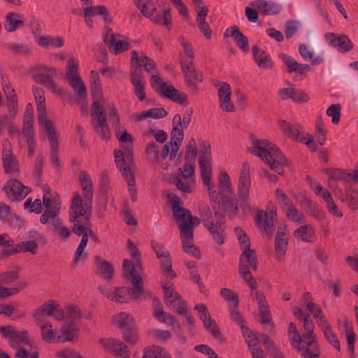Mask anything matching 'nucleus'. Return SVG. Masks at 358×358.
<instances>
[{
	"instance_id": "44",
	"label": "nucleus",
	"mask_w": 358,
	"mask_h": 358,
	"mask_svg": "<svg viewBox=\"0 0 358 358\" xmlns=\"http://www.w3.org/2000/svg\"><path fill=\"white\" fill-rule=\"evenodd\" d=\"M96 273L106 281H110L114 273V268L112 264L104 259L98 257L96 259Z\"/></svg>"
},
{
	"instance_id": "8",
	"label": "nucleus",
	"mask_w": 358,
	"mask_h": 358,
	"mask_svg": "<svg viewBox=\"0 0 358 358\" xmlns=\"http://www.w3.org/2000/svg\"><path fill=\"white\" fill-rule=\"evenodd\" d=\"M0 333L2 336L8 339L11 348L16 350L15 356L17 358H38V354L36 352L28 353L24 348L20 347V344H26L31 346L32 342L29 340L28 332L27 331H18L11 326H5L0 327Z\"/></svg>"
},
{
	"instance_id": "45",
	"label": "nucleus",
	"mask_w": 358,
	"mask_h": 358,
	"mask_svg": "<svg viewBox=\"0 0 358 358\" xmlns=\"http://www.w3.org/2000/svg\"><path fill=\"white\" fill-rule=\"evenodd\" d=\"M253 59L261 69H268L272 66V61L269 55L258 46L252 47Z\"/></svg>"
},
{
	"instance_id": "2",
	"label": "nucleus",
	"mask_w": 358,
	"mask_h": 358,
	"mask_svg": "<svg viewBox=\"0 0 358 358\" xmlns=\"http://www.w3.org/2000/svg\"><path fill=\"white\" fill-rule=\"evenodd\" d=\"M167 198L171 204L173 217L180 231L184 252L196 258H200V252L193 243L194 227L199 224V219L193 217L189 210L181 207L180 199L174 194L169 193Z\"/></svg>"
},
{
	"instance_id": "33",
	"label": "nucleus",
	"mask_w": 358,
	"mask_h": 358,
	"mask_svg": "<svg viewBox=\"0 0 358 358\" xmlns=\"http://www.w3.org/2000/svg\"><path fill=\"white\" fill-rule=\"evenodd\" d=\"M130 80L134 86V93L140 101L145 99L146 93L145 89V81L143 80V73L141 69L134 67L131 69L130 73Z\"/></svg>"
},
{
	"instance_id": "57",
	"label": "nucleus",
	"mask_w": 358,
	"mask_h": 358,
	"mask_svg": "<svg viewBox=\"0 0 358 358\" xmlns=\"http://www.w3.org/2000/svg\"><path fill=\"white\" fill-rule=\"evenodd\" d=\"M80 184L85 198L93 199V184L90 176L85 171L79 173Z\"/></svg>"
},
{
	"instance_id": "27",
	"label": "nucleus",
	"mask_w": 358,
	"mask_h": 358,
	"mask_svg": "<svg viewBox=\"0 0 358 358\" xmlns=\"http://www.w3.org/2000/svg\"><path fill=\"white\" fill-rule=\"evenodd\" d=\"M2 162L6 173L16 176L18 173V164L16 158L13 155L11 145L8 141L3 143Z\"/></svg>"
},
{
	"instance_id": "15",
	"label": "nucleus",
	"mask_w": 358,
	"mask_h": 358,
	"mask_svg": "<svg viewBox=\"0 0 358 358\" xmlns=\"http://www.w3.org/2000/svg\"><path fill=\"white\" fill-rule=\"evenodd\" d=\"M218 185L217 189L211 183L210 187L211 191L207 190L212 203H220V199L229 198L234 194L231 178L226 171H221L217 176Z\"/></svg>"
},
{
	"instance_id": "64",
	"label": "nucleus",
	"mask_w": 358,
	"mask_h": 358,
	"mask_svg": "<svg viewBox=\"0 0 358 358\" xmlns=\"http://www.w3.org/2000/svg\"><path fill=\"white\" fill-rule=\"evenodd\" d=\"M208 13L200 12V13H196V22L200 31L202 32L204 36L208 39L211 37L212 31L208 22L206 21V17Z\"/></svg>"
},
{
	"instance_id": "40",
	"label": "nucleus",
	"mask_w": 358,
	"mask_h": 358,
	"mask_svg": "<svg viewBox=\"0 0 358 358\" xmlns=\"http://www.w3.org/2000/svg\"><path fill=\"white\" fill-rule=\"evenodd\" d=\"M251 5L264 15H275L281 10V6L273 1L265 0H256Z\"/></svg>"
},
{
	"instance_id": "51",
	"label": "nucleus",
	"mask_w": 358,
	"mask_h": 358,
	"mask_svg": "<svg viewBox=\"0 0 358 358\" xmlns=\"http://www.w3.org/2000/svg\"><path fill=\"white\" fill-rule=\"evenodd\" d=\"M24 24L23 15L10 12L6 15L5 29L8 32L15 31L18 27Z\"/></svg>"
},
{
	"instance_id": "35",
	"label": "nucleus",
	"mask_w": 358,
	"mask_h": 358,
	"mask_svg": "<svg viewBox=\"0 0 358 358\" xmlns=\"http://www.w3.org/2000/svg\"><path fill=\"white\" fill-rule=\"evenodd\" d=\"M131 65L132 68L138 67L141 69V66L145 68V70L149 73H152L156 70V64L155 62L142 53L141 55H138V52L136 50H133L131 52Z\"/></svg>"
},
{
	"instance_id": "48",
	"label": "nucleus",
	"mask_w": 358,
	"mask_h": 358,
	"mask_svg": "<svg viewBox=\"0 0 358 358\" xmlns=\"http://www.w3.org/2000/svg\"><path fill=\"white\" fill-rule=\"evenodd\" d=\"M167 112L163 108H154L133 115V119L137 122L143 121L147 118L159 119L166 116Z\"/></svg>"
},
{
	"instance_id": "13",
	"label": "nucleus",
	"mask_w": 358,
	"mask_h": 358,
	"mask_svg": "<svg viewBox=\"0 0 358 358\" xmlns=\"http://www.w3.org/2000/svg\"><path fill=\"white\" fill-rule=\"evenodd\" d=\"M78 64L79 62L74 58L69 59L66 65V75L70 85L74 90L78 101L80 102L86 98L87 92L85 85L78 73Z\"/></svg>"
},
{
	"instance_id": "31",
	"label": "nucleus",
	"mask_w": 358,
	"mask_h": 358,
	"mask_svg": "<svg viewBox=\"0 0 358 358\" xmlns=\"http://www.w3.org/2000/svg\"><path fill=\"white\" fill-rule=\"evenodd\" d=\"M324 36L329 45L336 48L341 52H349L353 48L352 42L346 35L336 36V34L328 32Z\"/></svg>"
},
{
	"instance_id": "39",
	"label": "nucleus",
	"mask_w": 358,
	"mask_h": 358,
	"mask_svg": "<svg viewBox=\"0 0 358 358\" xmlns=\"http://www.w3.org/2000/svg\"><path fill=\"white\" fill-rule=\"evenodd\" d=\"M41 329V338L43 341L51 343H57L58 330L53 329L50 322H35Z\"/></svg>"
},
{
	"instance_id": "46",
	"label": "nucleus",
	"mask_w": 358,
	"mask_h": 358,
	"mask_svg": "<svg viewBox=\"0 0 358 358\" xmlns=\"http://www.w3.org/2000/svg\"><path fill=\"white\" fill-rule=\"evenodd\" d=\"M183 129L178 124H173L171 138L170 142L167 144L172 150V157L176 156L179 148L183 139Z\"/></svg>"
},
{
	"instance_id": "1",
	"label": "nucleus",
	"mask_w": 358,
	"mask_h": 358,
	"mask_svg": "<svg viewBox=\"0 0 358 358\" xmlns=\"http://www.w3.org/2000/svg\"><path fill=\"white\" fill-rule=\"evenodd\" d=\"M292 313L298 320L303 322L304 334L301 336L295 324L289 323L288 335L292 346L304 358H318L320 352L316 336L313 332L315 325L310 315L298 307H294Z\"/></svg>"
},
{
	"instance_id": "20",
	"label": "nucleus",
	"mask_w": 358,
	"mask_h": 358,
	"mask_svg": "<svg viewBox=\"0 0 358 358\" xmlns=\"http://www.w3.org/2000/svg\"><path fill=\"white\" fill-rule=\"evenodd\" d=\"M152 249L155 250L157 257L160 259L161 269L163 276L172 279L176 276V273L172 269L170 254L164 245L157 243H152Z\"/></svg>"
},
{
	"instance_id": "17",
	"label": "nucleus",
	"mask_w": 358,
	"mask_h": 358,
	"mask_svg": "<svg viewBox=\"0 0 358 358\" xmlns=\"http://www.w3.org/2000/svg\"><path fill=\"white\" fill-rule=\"evenodd\" d=\"M92 124L94 131L103 138L110 137L109 127L104 115L102 103L94 101L92 105Z\"/></svg>"
},
{
	"instance_id": "22",
	"label": "nucleus",
	"mask_w": 358,
	"mask_h": 358,
	"mask_svg": "<svg viewBox=\"0 0 358 358\" xmlns=\"http://www.w3.org/2000/svg\"><path fill=\"white\" fill-rule=\"evenodd\" d=\"M34 80L48 87L51 92L60 94L62 92L56 83L50 76L51 74L56 73V69L54 68H48L44 65H40L35 68Z\"/></svg>"
},
{
	"instance_id": "12",
	"label": "nucleus",
	"mask_w": 358,
	"mask_h": 358,
	"mask_svg": "<svg viewBox=\"0 0 358 358\" xmlns=\"http://www.w3.org/2000/svg\"><path fill=\"white\" fill-rule=\"evenodd\" d=\"M278 127L287 138L305 143L312 151L317 150L313 136L306 134L299 124H292L285 120H278Z\"/></svg>"
},
{
	"instance_id": "6",
	"label": "nucleus",
	"mask_w": 358,
	"mask_h": 358,
	"mask_svg": "<svg viewBox=\"0 0 358 358\" xmlns=\"http://www.w3.org/2000/svg\"><path fill=\"white\" fill-rule=\"evenodd\" d=\"M123 275L127 280L131 281L133 285L132 291L126 287H113L110 289L99 288L101 294L108 299L117 303H127L131 300L138 299L143 292L141 286V278L140 274L127 275L123 272Z\"/></svg>"
},
{
	"instance_id": "19",
	"label": "nucleus",
	"mask_w": 358,
	"mask_h": 358,
	"mask_svg": "<svg viewBox=\"0 0 358 358\" xmlns=\"http://www.w3.org/2000/svg\"><path fill=\"white\" fill-rule=\"evenodd\" d=\"M276 215L275 206L269 203L265 211L262 210L257 214L255 220L257 227L264 233L271 234Z\"/></svg>"
},
{
	"instance_id": "10",
	"label": "nucleus",
	"mask_w": 358,
	"mask_h": 358,
	"mask_svg": "<svg viewBox=\"0 0 358 358\" xmlns=\"http://www.w3.org/2000/svg\"><path fill=\"white\" fill-rule=\"evenodd\" d=\"M136 7L141 13L157 24H164L169 29L171 26V15L170 9L163 10V16L157 10L151 0H134Z\"/></svg>"
},
{
	"instance_id": "32",
	"label": "nucleus",
	"mask_w": 358,
	"mask_h": 358,
	"mask_svg": "<svg viewBox=\"0 0 358 358\" xmlns=\"http://www.w3.org/2000/svg\"><path fill=\"white\" fill-rule=\"evenodd\" d=\"M100 343L107 351L113 353L117 358L130 357L127 345L121 341L115 338H104L100 340Z\"/></svg>"
},
{
	"instance_id": "38",
	"label": "nucleus",
	"mask_w": 358,
	"mask_h": 358,
	"mask_svg": "<svg viewBox=\"0 0 358 358\" xmlns=\"http://www.w3.org/2000/svg\"><path fill=\"white\" fill-rule=\"evenodd\" d=\"M112 322L113 325L121 329H129L135 327L134 317L127 312H120L114 315Z\"/></svg>"
},
{
	"instance_id": "5",
	"label": "nucleus",
	"mask_w": 358,
	"mask_h": 358,
	"mask_svg": "<svg viewBox=\"0 0 358 358\" xmlns=\"http://www.w3.org/2000/svg\"><path fill=\"white\" fill-rule=\"evenodd\" d=\"M115 136L120 144V149L114 151L115 161L124 176L131 173L129 168L131 160L134 138L125 129L116 127Z\"/></svg>"
},
{
	"instance_id": "42",
	"label": "nucleus",
	"mask_w": 358,
	"mask_h": 358,
	"mask_svg": "<svg viewBox=\"0 0 358 358\" xmlns=\"http://www.w3.org/2000/svg\"><path fill=\"white\" fill-rule=\"evenodd\" d=\"M36 42L43 48H60L64 45V38L62 36H38Z\"/></svg>"
},
{
	"instance_id": "63",
	"label": "nucleus",
	"mask_w": 358,
	"mask_h": 358,
	"mask_svg": "<svg viewBox=\"0 0 358 358\" xmlns=\"http://www.w3.org/2000/svg\"><path fill=\"white\" fill-rule=\"evenodd\" d=\"M33 115L30 113L27 112L24 113L23 119V129L22 134L27 138V141H31L34 139V129H33Z\"/></svg>"
},
{
	"instance_id": "28",
	"label": "nucleus",
	"mask_w": 358,
	"mask_h": 358,
	"mask_svg": "<svg viewBox=\"0 0 358 358\" xmlns=\"http://www.w3.org/2000/svg\"><path fill=\"white\" fill-rule=\"evenodd\" d=\"M2 89L6 99L8 115L10 118H14L18 113L17 94L11 85L6 80L2 82Z\"/></svg>"
},
{
	"instance_id": "58",
	"label": "nucleus",
	"mask_w": 358,
	"mask_h": 358,
	"mask_svg": "<svg viewBox=\"0 0 358 358\" xmlns=\"http://www.w3.org/2000/svg\"><path fill=\"white\" fill-rule=\"evenodd\" d=\"M324 334L325 338L338 350H340V342L334 334L328 320L323 321L320 324L317 325Z\"/></svg>"
},
{
	"instance_id": "55",
	"label": "nucleus",
	"mask_w": 358,
	"mask_h": 358,
	"mask_svg": "<svg viewBox=\"0 0 358 358\" xmlns=\"http://www.w3.org/2000/svg\"><path fill=\"white\" fill-rule=\"evenodd\" d=\"M172 150L168 145H165L160 154L158 162L159 166L164 170H168L175 162L176 156L172 157Z\"/></svg>"
},
{
	"instance_id": "41",
	"label": "nucleus",
	"mask_w": 358,
	"mask_h": 358,
	"mask_svg": "<svg viewBox=\"0 0 358 358\" xmlns=\"http://www.w3.org/2000/svg\"><path fill=\"white\" fill-rule=\"evenodd\" d=\"M180 64L182 66V73H184L186 80L189 82V83L193 85L196 81H202L201 75L196 73L192 61L186 60L183 57H181Z\"/></svg>"
},
{
	"instance_id": "62",
	"label": "nucleus",
	"mask_w": 358,
	"mask_h": 358,
	"mask_svg": "<svg viewBox=\"0 0 358 358\" xmlns=\"http://www.w3.org/2000/svg\"><path fill=\"white\" fill-rule=\"evenodd\" d=\"M163 290L164 294V301L166 304L170 306H176L177 302L181 299L179 294L174 290L171 286L163 285Z\"/></svg>"
},
{
	"instance_id": "30",
	"label": "nucleus",
	"mask_w": 358,
	"mask_h": 358,
	"mask_svg": "<svg viewBox=\"0 0 358 358\" xmlns=\"http://www.w3.org/2000/svg\"><path fill=\"white\" fill-rule=\"evenodd\" d=\"M219 105L222 110L231 113L235 110V106L231 101V90L228 83H222L217 89Z\"/></svg>"
},
{
	"instance_id": "43",
	"label": "nucleus",
	"mask_w": 358,
	"mask_h": 358,
	"mask_svg": "<svg viewBox=\"0 0 358 358\" xmlns=\"http://www.w3.org/2000/svg\"><path fill=\"white\" fill-rule=\"evenodd\" d=\"M153 317L158 322L165 324L172 328H180V324L172 315L164 312L161 307H155L153 310Z\"/></svg>"
},
{
	"instance_id": "3",
	"label": "nucleus",
	"mask_w": 358,
	"mask_h": 358,
	"mask_svg": "<svg viewBox=\"0 0 358 358\" xmlns=\"http://www.w3.org/2000/svg\"><path fill=\"white\" fill-rule=\"evenodd\" d=\"M248 150L252 155L259 157L278 175L283 174L287 160L275 145L267 140L252 138V145Z\"/></svg>"
},
{
	"instance_id": "26",
	"label": "nucleus",
	"mask_w": 358,
	"mask_h": 358,
	"mask_svg": "<svg viewBox=\"0 0 358 358\" xmlns=\"http://www.w3.org/2000/svg\"><path fill=\"white\" fill-rule=\"evenodd\" d=\"M7 196L11 200L21 201L29 193L30 189L24 186L20 181L11 179L4 186Z\"/></svg>"
},
{
	"instance_id": "53",
	"label": "nucleus",
	"mask_w": 358,
	"mask_h": 358,
	"mask_svg": "<svg viewBox=\"0 0 358 358\" xmlns=\"http://www.w3.org/2000/svg\"><path fill=\"white\" fill-rule=\"evenodd\" d=\"M299 52L304 61H311L313 65H318L324 62L322 55L313 57V50L306 44H301L299 47Z\"/></svg>"
},
{
	"instance_id": "23",
	"label": "nucleus",
	"mask_w": 358,
	"mask_h": 358,
	"mask_svg": "<svg viewBox=\"0 0 358 358\" xmlns=\"http://www.w3.org/2000/svg\"><path fill=\"white\" fill-rule=\"evenodd\" d=\"M127 246L132 260L124 259L122 265L123 272L127 275L139 274L141 268V253L131 240L127 241Z\"/></svg>"
},
{
	"instance_id": "59",
	"label": "nucleus",
	"mask_w": 358,
	"mask_h": 358,
	"mask_svg": "<svg viewBox=\"0 0 358 358\" xmlns=\"http://www.w3.org/2000/svg\"><path fill=\"white\" fill-rule=\"evenodd\" d=\"M173 182L178 190L185 194L193 192L196 187V181L185 180L183 178L178 176L173 179Z\"/></svg>"
},
{
	"instance_id": "14",
	"label": "nucleus",
	"mask_w": 358,
	"mask_h": 358,
	"mask_svg": "<svg viewBox=\"0 0 358 358\" xmlns=\"http://www.w3.org/2000/svg\"><path fill=\"white\" fill-rule=\"evenodd\" d=\"M150 85L160 95L180 104L187 103V96L184 94L179 93V92L174 88L171 83L164 82L157 75L152 76Z\"/></svg>"
},
{
	"instance_id": "49",
	"label": "nucleus",
	"mask_w": 358,
	"mask_h": 358,
	"mask_svg": "<svg viewBox=\"0 0 358 358\" xmlns=\"http://www.w3.org/2000/svg\"><path fill=\"white\" fill-rule=\"evenodd\" d=\"M294 236L306 243H313L316 240L315 230L310 224H305L299 227L294 232Z\"/></svg>"
},
{
	"instance_id": "16",
	"label": "nucleus",
	"mask_w": 358,
	"mask_h": 358,
	"mask_svg": "<svg viewBox=\"0 0 358 358\" xmlns=\"http://www.w3.org/2000/svg\"><path fill=\"white\" fill-rule=\"evenodd\" d=\"M44 316L53 317L57 321H62L64 318V313L60 304L55 300H48L40 307L35 309L32 313L34 322H48L43 319Z\"/></svg>"
},
{
	"instance_id": "56",
	"label": "nucleus",
	"mask_w": 358,
	"mask_h": 358,
	"mask_svg": "<svg viewBox=\"0 0 358 358\" xmlns=\"http://www.w3.org/2000/svg\"><path fill=\"white\" fill-rule=\"evenodd\" d=\"M80 309L75 305H69L66 307V313L64 315V322L66 325H75L81 318Z\"/></svg>"
},
{
	"instance_id": "25",
	"label": "nucleus",
	"mask_w": 358,
	"mask_h": 358,
	"mask_svg": "<svg viewBox=\"0 0 358 358\" xmlns=\"http://www.w3.org/2000/svg\"><path fill=\"white\" fill-rule=\"evenodd\" d=\"M251 180L250 175V166L244 163L242 166L238 182V196L240 200L246 201L250 198Z\"/></svg>"
},
{
	"instance_id": "9",
	"label": "nucleus",
	"mask_w": 358,
	"mask_h": 358,
	"mask_svg": "<svg viewBox=\"0 0 358 358\" xmlns=\"http://www.w3.org/2000/svg\"><path fill=\"white\" fill-rule=\"evenodd\" d=\"M33 93L37 103L38 123L42 132L47 136L52 147L55 148H57L55 129L53 123L47 117L44 91L39 87H33Z\"/></svg>"
},
{
	"instance_id": "11",
	"label": "nucleus",
	"mask_w": 358,
	"mask_h": 358,
	"mask_svg": "<svg viewBox=\"0 0 358 358\" xmlns=\"http://www.w3.org/2000/svg\"><path fill=\"white\" fill-rule=\"evenodd\" d=\"M92 199H83L79 194H76L72 199L69 210L71 222H88L92 213Z\"/></svg>"
},
{
	"instance_id": "60",
	"label": "nucleus",
	"mask_w": 358,
	"mask_h": 358,
	"mask_svg": "<svg viewBox=\"0 0 358 358\" xmlns=\"http://www.w3.org/2000/svg\"><path fill=\"white\" fill-rule=\"evenodd\" d=\"M143 358H171V356L165 348L155 345L145 350Z\"/></svg>"
},
{
	"instance_id": "24",
	"label": "nucleus",
	"mask_w": 358,
	"mask_h": 358,
	"mask_svg": "<svg viewBox=\"0 0 358 358\" xmlns=\"http://www.w3.org/2000/svg\"><path fill=\"white\" fill-rule=\"evenodd\" d=\"M289 238V233L287 226L285 224H281L278 227L274 242L275 254L277 259L280 262L285 256Z\"/></svg>"
},
{
	"instance_id": "47",
	"label": "nucleus",
	"mask_w": 358,
	"mask_h": 358,
	"mask_svg": "<svg viewBox=\"0 0 358 358\" xmlns=\"http://www.w3.org/2000/svg\"><path fill=\"white\" fill-rule=\"evenodd\" d=\"M279 96L282 99H292L295 101L305 102L308 99L307 94L293 87L283 88L279 90Z\"/></svg>"
},
{
	"instance_id": "37",
	"label": "nucleus",
	"mask_w": 358,
	"mask_h": 358,
	"mask_svg": "<svg viewBox=\"0 0 358 358\" xmlns=\"http://www.w3.org/2000/svg\"><path fill=\"white\" fill-rule=\"evenodd\" d=\"M108 43L111 51L115 55L127 51L131 48L125 37L119 34H111Z\"/></svg>"
},
{
	"instance_id": "61",
	"label": "nucleus",
	"mask_w": 358,
	"mask_h": 358,
	"mask_svg": "<svg viewBox=\"0 0 358 358\" xmlns=\"http://www.w3.org/2000/svg\"><path fill=\"white\" fill-rule=\"evenodd\" d=\"M342 202H345L348 208L352 210H356L358 209V191L349 188L345 191V197H341Z\"/></svg>"
},
{
	"instance_id": "18",
	"label": "nucleus",
	"mask_w": 358,
	"mask_h": 358,
	"mask_svg": "<svg viewBox=\"0 0 358 358\" xmlns=\"http://www.w3.org/2000/svg\"><path fill=\"white\" fill-rule=\"evenodd\" d=\"M201 148L203 150V153L199 161L201 177L206 189L211 191L210 186L211 185L212 166L210 163L211 155L209 152L210 145L207 142H203L201 145Z\"/></svg>"
},
{
	"instance_id": "7",
	"label": "nucleus",
	"mask_w": 358,
	"mask_h": 358,
	"mask_svg": "<svg viewBox=\"0 0 358 358\" xmlns=\"http://www.w3.org/2000/svg\"><path fill=\"white\" fill-rule=\"evenodd\" d=\"M199 212L202 222L204 227L210 231L213 240L218 245H222L224 242V215L215 212L213 216L210 208L206 204L200 206Z\"/></svg>"
},
{
	"instance_id": "21",
	"label": "nucleus",
	"mask_w": 358,
	"mask_h": 358,
	"mask_svg": "<svg viewBox=\"0 0 358 358\" xmlns=\"http://www.w3.org/2000/svg\"><path fill=\"white\" fill-rule=\"evenodd\" d=\"M34 80L48 87L51 92L60 94L62 92L56 83L50 76L51 74L56 73V69L54 68H48L44 65H40L35 68Z\"/></svg>"
},
{
	"instance_id": "29",
	"label": "nucleus",
	"mask_w": 358,
	"mask_h": 358,
	"mask_svg": "<svg viewBox=\"0 0 358 358\" xmlns=\"http://www.w3.org/2000/svg\"><path fill=\"white\" fill-rule=\"evenodd\" d=\"M194 310L197 312L200 320L203 322V326L215 338H218L220 335V331L217 328L216 322L211 319L206 306L203 303H199L195 306Z\"/></svg>"
},
{
	"instance_id": "52",
	"label": "nucleus",
	"mask_w": 358,
	"mask_h": 358,
	"mask_svg": "<svg viewBox=\"0 0 358 358\" xmlns=\"http://www.w3.org/2000/svg\"><path fill=\"white\" fill-rule=\"evenodd\" d=\"M66 329L58 330L57 343H65L78 338L79 328L75 325H66Z\"/></svg>"
},
{
	"instance_id": "50",
	"label": "nucleus",
	"mask_w": 358,
	"mask_h": 358,
	"mask_svg": "<svg viewBox=\"0 0 358 358\" xmlns=\"http://www.w3.org/2000/svg\"><path fill=\"white\" fill-rule=\"evenodd\" d=\"M227 31L233 37L238 45V47L243 52H248L249 42L248 38L243 34L240 29L236 26H233L227 29Z\"/></svg>"
},
{
	"instance_id": "54",
	"label": "nucleus",
	"mask_w": 358,
	"mask_h": 358,
	"mask_svg": "<svg viewBox=\"0 0 358 358\" xmlns=\"http://www.w3.org/2000/svg\"><path fill=\"white\" fill-rule=\"evenodd\" d=\"M42 189L43 192V205L45 207V208L48 210L50 209L58 210V201L57 193L50 191L49 187L46 185H43Z\"/></svg>"
},
{
	"instance_id": "4",
	"label": "nucleus",
	"mask_w": 358,
	"mask_h": 358,
	"mask_svg": "<svg viewBox=\"0 0 358 358\" xmlns=\"http://www.w3.org/2000/svg\"><path fill=\"white\" fill-rule=\"evenodd\" d=\"M235 234L238 239L241 248L243 250L240 257L239 274L247 282L248 285L254 289L256 286V280L252 276L250 269H257L256 254L254 250H250L249 238L241 228H235Z\"/></svg>"
},
{
	"instance_id": "36",
	"label": "nucleus",
	"mask_w": 358,
	"mask_h": 358,
	"mask_svg": "<svg viewBox=\"0 0 358 358\" xmlns=\"http://www.w3.org/2000/svg\"><path fill=\"white\" fill-rule=\"evenodd\" d=\"M84 17L87 27H92V17L96 15L103 16L106 22L110 21L107 8L104 6H90L84 8Z\"/></svg>"
},
{
	"instance_id": "34",
	"label": "nucleus",
	"mask_w": 358,
	"mask_h": 358,
	"mask_svg": "<svg viewBox=\"0 0 358 358\" xmlns=\"http://www.w3.org/2000/svg\"><path fill=\"white\" fill-rule=\"evenodd\" d=\"M257 287V285L255 286ZM252 289L251 296L257 300L259 310L260 322L268 324L271 321L270 310L264 294L256 290V287Z\"/></svg>"
}]
</instances>
